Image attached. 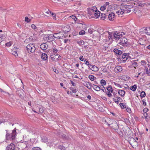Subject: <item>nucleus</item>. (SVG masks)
Here are the masks:
<instances>
[{"label": "nucleus", "instance_id": "obj_1", "mask_svg": "<svg viewBox=\"0 0 150 150\" xmlns=\"http://www.w3.org/2000/svg\"><path fill=\"white\" fill-rule=\"evenodd\" d=\"M6 141H11L12 142L14 141L16 137L17 133L16 132V128L12 131L11 133H10L8 130H6Z\"/></svg>", "mask_w": 150, "mask_h": 150}, {"label": "nucleus", "instance_id": "obj_2", "mask_svg": "<svg viewBox=\"0 0 150 150\" xmlns=\"http://www.w3.org/2000/svg\"><path fill=\"white\" fill-rule=\"evenodd\" d=\"M54 37L55 38L53 35L47 34L45 35L44 39L45 40L50 42L54 40Z\"/></svg>", "mask_w": 150, "mask_h": 150}, {"label": "nucleus", "instance_id": "obj_3", "mask_svg": "<svg viewBox=\"0 0 150 150\" xmlns=\"http://www.w3.org/2000/svg\"><path fill=\"white\" fill-rule=\"evenodd\" d=\"M113 51L115 53L116 55L117 56V59L118 61L120 60H121V58L120 56L122 53V52L119 50L117 48H115L113 50Z\"/></svg>", "mask_w": 150, "mask_h": 150}, {"label": "nucleus", "instance_id": "obj_4", "mask_svg": "<svg viewBox=\"0 0 150 150\" xmlns=\"http://www.w3.org/2000/svg\"><path fill=\"white\" fill-rule=\"evenodd\" d=\"M110 127H111V128L113 129L119 128L118 123L116 121L113 122L111 124V126H110Z\"/></svg>", "mask_w": 150, "mask_h": 150}, {"label": "nucleus", "instance_id": "obj_5", "mask_svg": "<svg viewBox=\"0 0 150 150\" xmlns=\"http://www.w3.org/2000/svg\"><path fill=\"white\" fill-rule=\"evenodd\" d=\"M104 34H105V35L108 36L107 37L108 39H106L107 40L109 41L110 39L112 38V33L108 31H106V32L104 33Z\"/></svg>", "mask_w": 150, "mask_h": 150}, {"label": "nucleus", "instance_id": "obj_6", "mask_svg": "<svg viewBox=\"0 0 150 150\" xmlns=\"http://www.w3.org/2000/svg\"><path fill=\"white\" fill-rule=\"evenodd\" d=\"M15 145L12 143L8 145L6 147V150H15Z\"/></svg>", "mask_w": 150, "mask_h": 150}, {"label": "nucleus", "instance_id": "obj_7", "mask_svg": "<svg viewBox=\"0 0 150 150\" xmlns=\"http://www.w3.org/2000/svg\"><path fill=\"white\" fill-rule=\"evenodd\" d=\"M120 41V42L118 43L119 44L124 46V45L126 44L125 42H127V40L126 38H122Z\"/></svg>", "mask_w": 150, "mask_h": 150}, {"label": "nucleus", "instance_id": "obj_8", "mask_svg": "<svg viewBox=\"0 0 150 150\" xmlns=\"http://www.w3.org/2000/svg\"><path fill=\"white\" fill-rule=\"evenodd\" d=\"M48 45L46 43L42 44L40 46V48L43 51L45 50L48 47Z\"/></svg>", "mask_w": 150, "mask_h": 150}, {"label": "nucleus", "instance_id": "obj_9", "mask_svg": "<svg viewBox=\"0 0 150 150\" xmlns=\"http://www.w3.org/2000/svg\"><path fill=\"white\" fill-rule=\"evenodd\" d=\"M58 54H52L50 55V56L52 60L53 61H57L56 59L57 57V56Z\"/></svg>", "mask_w": 150, "mask_h": 150}, {"label": "nucleus", "instance_id": "obj_10", "mask_svg": "<svg viewBox=\"0 0 150 150\" xmlns=\"http://www.w3.org/2000/svg\"><path fill=\"white\" fill-rule=\"evenodd\" d=\"M89 69L94 71H98L99 70L98 68L94 65H91V67H90V68Z\"/></svg>", "mask_w": 150, "mask_h": 150}, {"label": "nucleus", "instance_id": "obj_11", "mask_svg": "<svg viewBox=\"0 0 150 150\" xmlns=\"http://www.w3.org/2000/svg\"><path fill=\"white\" fill-rule=\"evenodd\" d=\"M115 13H110L108 17V18L110 21H112L113 20V18L115 16Z\"/></svg>", "mask_w": 150, "mask_h": 150}, {"label": "nucleus", "instance_id": "obj_12", "mask_svg": "<svg viewBox=\"0 0 150 150\" xmlns=\"http://www.w3.org/2000/svg\"><path fill=\"white\" fill-rule=\"evenodd\" d=\"M127 53H123L122 55L121 58L123 59V62L124 63H125L127 60Z\"/></svg>", "mask_w": 150, "mask_h": 150}, {"label": "nucleus", "instance_id": "obj_13", "mask_svg": "<svg viewBox=\"0 0 150 150\" xmlns=\"http://www.w3.org/2000/svg\"><path fill=\"white\" fill-rule=\"evenodd\" d=\"M41 58L45 60L46 61L47 60L48 56L47 54L45 53H43L42 54L41 57Z\"/></svg>", "mask_w": 150, "mask_h": 150}, {"label": "nucleus", "instance_id": "obj_14", "mask_svg": "<svg viewBox=\"0 0 150 150\" xmlns=\"http://www.w3.org/2000/svg\"><path fill=\"white\" fill-rule=\"evenodd\" d=\"M144 32L146 34L150 35V27H147L146 28L144 29Z\"/></svg>", "mask_w": 150, "mask_h": 150}, {"label": "nucleus", "instance_id": "obj_15", "mask_svg": "<svg viewBox=\"0 0 150 150\" xmlns=\"http://www.w3.org/2000/svg\"><path fill=\"white\" fill-rule=\"evenodd\" d=\"M33 46V44L32 43H30L26 46V48L29 53H30L29 51H30V50H31V47Z\"/></svg>", "mask_w": 150, "mask_h": 150}, {"label": "nucleus", "instance_id": "obj_16", "mask_svg": "<svg viewBox=\"0 0 150 150\" xmlns=\"http://www.w3.org/2000/svg\"><path fill=\"white\" fill-rule=\"evenodd\" d=\"M41 140L42 142L44 143L47 142L48 141L47 137L44 136H43L41 137Z\"/></svg>", "mask_w": 150, "mask_h": 150}, {"label": "nucleus", "instance_id": "obj_17", "mask_svg": "<svg viewBox=\"0 0 150 150\" xmlns=\"http://www.w3.org/2000/svg\"><path fill=\"white\" fill-rule=\"evenodd\" d=\"M119 94L122 97H123L125 94V92L122 90H119L118 91Z\"/></svg>", "mask_w": 150, "mask_h": 150}, {"label": "nucleus", "instance_id": "obj_18", "mask_svg": "<svg viewBox=\"0 0 150 150\" xmlns=\"http://www.w3.org/2000/svg\"><path fill=\"white\" fill-rule=\"evenodd\" d=\"M100 13V12L99 11L97 10H96L94 12H93V14L96 18H98L99 17Z\"/></svg>", "mask_w": 150, "mask_h": 150}, {"label": "nucleus", "instance_id": "obj_19", "mask_svg": "<svg viewBox=\"0 0 150 150\" xmlns=\"http://www.w3.org/2000/svg\"><path fill=\"white\" fill-rule=\"evenodd\" d=\"M108 16V13H102L100 16V18L103 20H104L105 19L107 18Z\"/></svg>", "mask_w": 150, "mask_h": 150}, {"label": "nucleus", "instance_id": "obj_20", "mask_svg": "<svg viewBox=\"0 0 150 150\" xmlns=\"http://www.w3.org/2000/svg\"><path fill=\"white\" fill-rule=\"evenodd\" d=\"M133 67H134V68L135 67L138 66L137 63L134 60H133L131 62L130 65Z\"/></svg>", "mask_w": 150, "mask_h": 150}, {"label": "nucleus", "instance_id": "obj_21", "mask_svg": "<svg viewBox=\"0 0 150 150\" xmlns=\"http://www.w3.org/2000/svg\"><path fill=\"white\" fill-rule=\"evenodd\" d=\"M92 87L95 90L97 91H99L101 89L100 87L98 86L97 85L93 84Z\"/></svg>", "mask_w": 150, "mask_h": 150}, {"label": "nucleus", "instance_id": "obj_22", "mask_svg": "<svg viewBox=\"0 0 150 150\" xmlns=\"http://www.w3.org/2000/svg\"><path fill=\"white\" fill-rule=\"evenodd\" d=\"M107 90L108 92H110L112 93H113V90L112 86L110 85H109L107 87H106Z\"/></svg>", "mask_w": 150, "mask_h": 150}, {"label": "nucleus", "instance_id": "obj_23", "mask_svg": "<svg viewBox=\"0 0 150 150\" xmlns=\"http://www.w3.org/2000/svg\"><path fill=\"white\" fill-rule=\"evenodd\" d=\"M63 31L65 33H67L70 30V28L69 26H67L64 28Z\"/></svg>", "mask_w": 150, "mask_h": 150}, {"label": "nucleus", "instance_id": "obj_24", "mask_svg": "<svg viewBox=\"0 0 150 150\" xmlns=\"http://www.w3.org/2000/svg\"><path fill=\"white\" fill-rule=\"evenodd\" d=\"M113 38L114 39H116V40H119L120 38V37H119V35L117 33V32H114L113 34Z\"/></svg>", "mask_w": 150, "mask_h": 150}, {"label": "nucleus", "instance_id": "obj_25", "mask_svg": "<svg viewBox=\"0 0 150 150\" xmlns=\"http://www.w3.org/2000/svg\"><path fill=\"white\" fill-rule=\"evenodd\" d=\"M123 129L124 132L125 134L128 133V132H129V131L130 130L129 127L127 126L123 127Z\"/></svg>", "mask_w": 150, "mask_h": 150}, {"label": "nucleus", "instance_id": "obj_26", "mask_svg": "<svg viewBox=\"0 0 150 150\" xmlns=\"http://www.w3.org/2000/svg\"><path fill=\"white\" fill-rule=\"evenodd\" d=\"M57 150H66L65 147L63 145H59L57 148Z\"/></svg>", "mask_w": 150, "mask_h": 150}, {"label": "nucleus", "instance_id": "obj_27", "mask_svg": "<svg viewBox=\"0 0 150 150\" xmlns=\"http://www.w3.org/2000/svg\"><path fill=\"white\" fill-rule=\"evenodd\" d=\"M127 125H129L130 124V122L129 120L127 118H124L123 120Z\"/></svg>", "mask_w": 150, "mask_h": 150}, {"label": "nucleus", "instance_id": "obj_28", "mask_svg": "<svg viewBox=\"0 0 150 150\" xmlns=\"http://www.w3.org/2000/svg\"><path fill=\"white\" fill-rule=\"evenodd\" d=\"M85 64L88 66L89 68H90V67H91V65L90 64L89 61L87 59H85L84 60Z\"/></svg>", "mask_w": 150, "mask_h": 150}, {"label": "nucleus", "instance_id": "obj_29", "mask_svg": "<svg viewBox=\"0 0 150 150\" xmlns=\"http://www.w3.org/2000/svg\"><path fill=\"white\" fill-rule=\"evenodd\" d=\"M88 78L91 81H93L94 80L96 79V78L94 76L91 75L88 76Z\"/></svg>", "mask_w": 150, "mask_h": 150}, {"label": "nucleus", "instance_id": "obj_30", "mask_svg": "<svg viewBox=\"0 0 150 150\" xmlns=\"http://www.w3.org/2000/svg\"><path fill=\"white\" fill-rule=\"evenodd\" d=\"M115 69L117 70V71L119 72L122 70V67L120 66H117L115 68Z\"/></svg>", "mask_w": 150, "mask_h": 150}, {"label": "nucleus", "instance_id": "obj_31", "mask_svg": "<svg viewBox=\"0 0 150 150\" xmlns=\"http://www.w3.org/2000/svg\"><path fill=\"white\" fill-rule=\"evenodd\" d=\"M137 88V86L136 85H134L133 86H131L130 88V89L132 91H135Z\"/></svg>", "mask_w": 150, "mask_h": 150}, {"label": "nucleus", "instance_id": "obj_32", "mask_svg": "<svg viewBox=\"0 0 150 150\" xmlns=\"http://www.w3.org/2000/svg\"><path fill=\"white\" fill-rule=\"evenodd\" d=\"M100 83L101 84V86H104L106 84V82L105 80L103 79H102L100 81Z\"/></svg>", "mask_w": 150, "mask_h": 150}, {"label": "nucleus", "instance_id": "obj_33", "mask_svg": "<svg viewBox=\"0 0 150 150\" xmlns=\"http://www.w3.org/2000/svg\"><path fill=\"white\" fill-rule=\"evenodd\" d=\"M146 96V94L145 92L144 91H142L140 93V96L142 99L143 98L145 97Z\"/></svg>", "mask_w": 150, "mask_h": 150}, {"label": "nucleus", "instance_id": "obj_34", "mask_svg": "<svg viewBox=\"0 0 150 150\" xmlns=\"http://www.w3.org/2000/svg\"><path fill=\"white\" fill-rule=\"evenodd\" d=\"M124 9H120L119 11H117L116 12V13H118V14L119 15V13L121 14H123L124 13Z\"/></svg>", "mask_w": 150, "mask_h": 150}, {"label": "nucleus", "instance_id": "obj_35", "mask_svg": "<svg viewBox=\"0 0 150 150\" xmlns=\"http://www.w3.org/2000/svg\"><path fill=\"white\" fill-rule=\"evenodd\" d=\"M44 112L43 108L41 107L39 108V114H41L43 113Z\"/></svg>", "mask_w": 150, "mask_h": 150}, {"label": "nucleus", "instance_id": "obj_36", "mask_svg": "<svg viewBox=\"0 0 150 150\" xmlns=\"http://www.w3.org/2000/svg\"><path fill=\"white\" fill-rule=\"evenodd\" d=\"M69 89L72 91V92L74 93H76L77 92V90L76 89H74V88L73 87H70Z\"/></svg>", "mask_w": 150, "mask_h": 150}, {"label": "nucleus", "instance_id": "obj_37", "mask_svg": "<svg viewBox=\"0 0 150 150\" xmlns=\"http://www.w3.org/2000/svg\"><path fill=\"white\" fill-rule=\"evenodd\" d=\"M30 50V51H29L30 52V53H32V52H33L35 51V48L33 46H33L32 47H31V50Z\"/></svg>", "mask_w": 150, "mask_h": 150}, {"label": "nucleus", "instance_id": "obj_38", "mask_svg": "<svg viewBox=\"0 0 150 150\" xmlns=\"http://www.w3.org/2000/svg\"><path fill=\"white\" fill-rule=\"evenodd\" d=\"M119 105L121 107V108L122 109H124L125 108H126V106L125 105H124L123 103H120L119 104Z\"/></svg>", "mask_w": 150, "mask_h": 150}, {"label": "nucleus", "instance_id": "obj_39", "mask_svg": "<svg viewBox=\"0 0 150 150\" xmlns=\"http://www.w3.org/2000/svg\"><path fill=\"white\" fill-rule=\"evenodd\" d=\"M85 33V31L83 30H81L79 31V34L80 35H83Z\"/></svg>", "mask_w": 150, "mask_h": 150}, {"label": "nucleus", "instance_id": "obj_40", "mask_svg": "<svg viewBox=\"0 0 150 150\" xmlns=\"http://www.w3.org/2000/svg\"><path fill=\"white\" fill-rule=\"evenodd\" d=\"M111 93L108 91H106V92H105L106 94L109 97H112V95Z\"/></svg>", "mask_w": 150, "mask_h": 150}, {"label": "nucleus", "instance_id": "obj_41", "mask_svg": "<svg viewBox=\"0 0 150 150\" xmlns=\"http://www.w3.org/2000/svg\"><path fill=\"white\" fill-rule=\"evenodd\" d=\"M50 14H51L52 16L53 17V18L55 20H56V15L54 13H53L51 11H50L49 12Z\"/></svg>", "mask_w": 150, "mask_h": 150}, {"label": "nucleus", "instance_id": "obj_42", "mask_svg": "<svg viewBox=\"0 0 150 150\" xmlns=\"http://www.w3.org/2000/svg\"><path fill=\"white\" fill-rule=\"evenodd\" d=\"M78 43L80 45H83L84 43V42L83 40L79 41L78 42Z\"/></svg>", "mask_w": 150, "mask_h": 150}, {"label": "nucleus", "instance_id": "obj_43", "mask_svg": "<svg viewBox=\"0 0 150 150\" xmlns=\"http://www.w3.org/2000/svg\"><path fill=\"white\" fill-rule=\"evenodd\" d=\"M31 27L32 29H33L35 30H36L37 29V27L34 24H32L31 25Z\"/></svg>", "mask_w": 150, "mask_h": 150}, {"label": "nucleus", "instance_id": "obj_44", "mask_svg": "<svg viewBox=\"0 0 150 150\" xmlns=\"http://www.w3.org/2000/svg\"><path fill=\"white\" fill-rule=\"evenodd\" d=\"M32 150H41V149L39 147H33V148L32 149Z\"/></svg>", "mask_w": 150, "mask_h": 150}, {"label": "nucleus", "instance_id": "obj_45", "mask_svg": "<svg viewBox=\"0 0 150 150\" xmlns=\"http://www.w3.org/2000/svg\"><path fill=\"white\" fill-rule=\"evenodd\" d=\"M146 74L148 75L149 76H150V71H148V68L146 67Z\"/></svg>", "mask_w": 150, "mask_h": 150}, {"label": "nucleus", "instance_id": "obj_46", "mask_svg": "<svg viewBox=\"0 0 150 150\" xmlns=\"http://www.w3.org/2000/svg\"><path fill=\"white\" fill-rule=\"evenodd\" d=\"M127 112L129 113H131L132 112V111L131 109L129 108L128 107H127L125 108Z\"/></svg>", "mask_w": 150, "mask_h": 150}, {"label": "nucleus", "instance_id": "obj_47", "mask_svg": "<svg viewBox=\"0 0 150 150\" xmlns=\"http://www.w3.org/2000/svg\"><path fill=\"white\" fill-rule=\"evenodd\" d=\"M25 21L27 23H29L30 22L31 20L29 19L27 17H26L25 18Z\"/></svg>", "mask_w": 150, "mask_h": 150}, {"label": "nucleus", "instance_id": "obj_48", "mask_svg": "<svg viewBox=\"0 0 150 150\" xmlns=\"http://www.w3.org/2000/svg\"><path fill=\"white\" fill-rule=\"evenodd\" d=\"M126 44L124 45L123 46L127 47H129L130 45V44L129 42H125Z\"/></svg>", "mask_w": 150, "mask_h": 150}, {"label": "nucleus", "instance_id": "obj_49", "mask_svg": "<svg viewBox=\"0 0 150 150\" xmlns=\"http://www.w3.org/2000/svg\"><path fill=\"white\" fill-rule=\"evenodd\" d=\"M116 98H117V100H118L119 101V102H123V100L120 97H116Z\"/></svg>", "mask_w": 150, "mask_h": 150}, {"label": "nucleus", "instance_id": "obj_50", "mask_svg": "<svg viewBox=\"0 0 150 150\" xmlns=\"http://www.w3.org/2000/svg\"><path fill=\"white\" fill-rule=\"evenodd\" d=\"M149 110V109H148L147 108H144L143 110V112L144 113H147V112Z\"/></svg>", "mask_w": 150, "mask_h": 150}, {"label": "nucleus", "instance_id": "obj_51", "mask_svg": "<svg viewBox=\"0 0 150 150\" xmlns=\"http://www.w3.org/2000/svg\"><path fill=\"white\" fill-rule=\"evenodd\" d=\"M118 134H119V135L120 137H123V133L121 131V130L120 131V132H118Z\"/></svg>", "mask_w": 150, "mask_h": 150}, {"label": "nucleus", "instance_id": "obj_52", "mask_svg": "<svg viewBox=\"0 0 150 150\" xmlns=\"http://www.w3.org/2000/svg\"><path fill=\"white\" fill-rule=\"evenodd\" d=\"M12 51L13 52V55H14L15 56H18V53H17V51H13L12 50Z\"/></svg>", "mask_w": 150, "mask_h": 150}, {"label": "nucleus", "instance_id": "obj_53", "mask_svg": "<svg viewBox=\"0 0 150 150\" xmlns=\"http://www.w3.org/2000/svg\"><path fill=\"white\" fill-rule=\"evenodd\" d=\"M97 10V8L96 7H95V8L94 7H93L92 8V9L91 11H92V12L93 13V12H94L95 11H96V10Z\"/></svg>", "mask_w": 150, "mask_h": 150}, {"label": "nucleus", "instance_id": "obj_54", "mask_svg": "<svg viewBox=\"0 0 150 150\" xmlns=\"http://www.w3.org/2000/svg\"><path fill=\"white\" fill-rule=\"evenodd\" d=\"M5 45L8 47L10 46L11 45V44L10 42L6 43L5 44Z\"/></svg>", "mask_w": 150, "mask_h": 150}, {"label": "nucleus", "instance_id": "obj_55", "mask_svg": "<svg viewBox=\"0 0 150 150\" xmlns=\"http://www.w3.org/2000/svg\"><path fill=\"white\" fill-rule=\"evenodd\" d=\"M65 38V36H64V34L63 35V36H57L56 38L57 39H63V38Z\"/></svg>", "mask_w": 150, "mask_h": 150}, {"label": "nucleus", "instance_id": "obj_56", "mask_svg": "<svg viewBox=\"0 0 150 150\" xmlns=\"http://www.w3.org/2000/svg\"><path fill=\"white\" fill-rule=\"evenodd\" d=\"M114 84L117 87H119L120 88L122 87L118 83H117L115 82H114Z\"/></svg>", "mask_w": 150, "mask_h": 150}, {"label": "nucleus", "instance_id": "obj_57", "mask_svg": "<svg viewBox=\"0 0 150 150\" xmlns=\"http://www.w3.org/2000/svg\"><path fill=\"white\" fill-rule=\"evenodd\" d=\"M71 17H72V18L75 21H76L77 20V18L74 16L73 15L72 16H71Z\"/></svg>", "mask_w": 150, "mask_h": 150}, {"label": "nucleus", "instance_id": "obj_58", "mask_svg": "<svg viewBox=\"0 0 150 150\" xmlns=\"http://www.w3.org/2000/svg\"><path fill=\"white\" fill-rule=\"evenodd\" d=\"M61 56L60 55H59L57 58L56 59L57 61H58L61 60Z\"/></svg>", "mask_w": 150, "mask_h": 150}, {"label": "nucleus", "instance_id": "obj_59", "mask_svg": "<svg viewBox=\"0 0 150 150\" xmlns=\"http://www.w3.org/2000/svg\"><path fill=\"white\" fill-rule=\"evenodd\" d=\"M127 59H131V56H129V55L130 54V53H127Z\"/></svg>", "mask_w": 150, "mask_h": 150}, {"label": "nucleus", "instance_id": "obj_60", "mask_svg": "<svg viewBox=\"0 0 150 150\" xmlns=\"http://www.w3.org/2000/svg\"><path fill=\"white\" fill-rule=\"evenodd\" d=\"M79 59L80 60L83 62L84 60V58L83 56H81L79 58Z\"/></svg>", "mask_w": 150, "mask_h": 150}, {"label": "nucleus", "instance_id": "obj_61", "mask_svg": "<svg viewBox=\"0 0 150 150\" xmlns=\"http://www.w3.org/2000/svg\"><path fill=\"white\" fill-rule=\"evenodd\" d=\"M119 129V128H117V129H116L114 130H115V131L118 134V132H120V130Z\"/></svg>", "mask_w": 150, "mask_h": 150}, {"label": "nucleus", "instance_id": "obj_62", "mask_svg": "<svg viewBox=\"0 0 150 150\" xmlns=\"http://www.w3.org/2000/svg\"><path fill=\"white\" fill-rule=\"evenodd\" d=\"M88 32L90 34H92L93 32V31L91 29V28H89L88 30Z\"/></svg>", "mask_w": 150, "mask_h": 150}, {"label": "nucleus", "instance_id": "obj_63", "mask_svg": "<svg viewBox=\"0 0 150 150\" xmlns=\"http://www.w3.org/2000/svg\"><path fill=\"white\" fill-rule=\"evenodd\" d=\"M142 102H143V105L144 106L146 105V103L145 102V100L144 99H143L142 100Z\"/></svg>", "mask_w": 150, "mask_h": 150}, {"label": "nucleus", "instance_id": "obj_64", "mask_svg": "<svg viewBox=\"0 0 150 150\" xmlns=\"http://www.w3.org/2000/svg\"><path fill=\"white\" fill-rule=\"evenodd\" d=\"M70 82L72 84V86H76V84L74 82L72 81L71 80H70Z\"/></svg>", "mask_w": 150, "mask_h": 150}]
</instances>
